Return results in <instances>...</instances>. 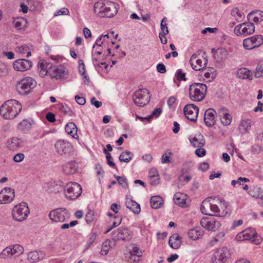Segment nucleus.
Returning a JSON list of instances; mask_svg holds the SVG:
<instances>
[{
    "mask_svg": "<svg viewBox=\"0 0 263 263\" xmlns=\"http://www.w3.org/2000/svg\"><path fill=\"white\" fill-rule=\"evenodd\" d=\"M22 104L17 100H7L0 107V114L6 119H13L21 112Z\"/></svg>",
    "mask_w": 263,
    "mask_h": 263,
    "instance_id": "1",
    "label": "nucleus"
},
{
    "mask_svg": "<svg viewBox=\"0 0 263 263\" xmlns=\"http://www.w3.org/2000/svg\"><path fill=\"white\" fill-rule=\"evenodd\" d=\"M213 202H211V216L225 217L230 215L231 209L229 204L220 198L212 197Z\"/></svg>",
    "mask_w": 263,
    "mask_h": 263,
    "instance_id": "2",
    "label": "nucleus"
},
{
    "mask_svg": "<svg viewBox=\"0 0 263 263\" xmlns=\"http://www.w3.org/2000/svg\"><path fill=\"white\" fill-rule=\"evenodd\" d=\"M94 11L100 17H112L117 13L118 10L116 3L108 1L104 3H95Z\"/></svg>",
    "mask_w": 263,
    "mask_h": 263,
    "instance_id": "3",
    "label": "nucleus"
},
{
    "mask_svg": "<svg viewBox=\"0 0 263 263\" xmlns=\"http://www.w3.org/2000/svg\"><path fill=\"white\" fill-rule=\"evenodd\" d=\"M36 85V82L31 77H27L22 80L16 84V89L21 95L29 94Z\"/></svg>",
    "mask_w": 263,
    "mask_h": 263,
    "instance_id": "4",
    "label": "nucleus"
},
{
    "mask_svg": "<svg viewBox=\"0 0 263 263\" xmlns=\"http://www.w3.org/2000/svg\"><path fill=\"white\" fill-rule=\"evenodd\" d=\"M29 209L27 203L22 202L14 206L12 211L13 218L17 221H22L25 220L29 214Z\"/></svg>",
    "mask_w": 263,
    "mask_h": 263,
    "instance_id": "5",
    "label": "nucleus"
},
{
    "mask_svg": "<svg viewBox=\"0 0 263 263\" xmlns=\"http://www.w3.org/2000/svg\"><path fill=\"white\" fill-rule=\"evenodd\" d=\"M65 196L70 200H74L79 197L82 194L81 186L77 182L69 183L65 186Z\"/></svg>",
    "mask_w": 263,
    "mask_h": 263,
    "instance_id": "6",
    "label": "nucleus"
},
{
    "mask_svg": "<svg viewBox=\"0 0 263 263\" xmlns=\"http://www.w3.org/2000/svg\"><path fill=\"white\" fill-rule=\"evenodd\" d=\"M207 87L203 83H194L190 85L189 94L191 99H204Z\"/></svg>",
    "mask_w": 263,
    "mask_h": 263,
    "instance_id": "7",
    "label": "nucleus"
},
{
    "mask_svg": "<svg viewBox=\"0 0 263 263\" xmlns=\"http://www.w3.org/2000/svg\"><path fill=\"white\" fill-rule=\"evenodd\" d=\"M49 217L54 222H63L70 217L68 211L64 208H59L51 210L49 213Z\"/></svg>",
    "mask_w": 263,
    "mask_h": 263,
    "instance_id": "8",
    "label": "nucleus"
},
{
    "mask_svg": "<svg viewBox=\"0 0 263 263\" xmlns=\"http://www.w3.org/2000/svg\"><path fill=\"white\" fill-rule=\"evenodd\" d=\"M255 26L252 23H243L237 25L234 29V33L237 36H247L254 33Z\"/></svg>",
    "mask_w": 263,
    "mask_h": 263,
    "instance_id": "9",
    "label": "nucleus"
},
{
    "mask_svg": "<svg viewBox=\"0 0 263 263\" xmlns=\"http://www.w3.org/2000/svg\"><path fill=\"white\" fill-rule=\"evenodd\" d=\"M263 43V36L261 35H253L245 39L243 41V46L246 49L251 50L258 47Z\"/></svg>",
    "mask_w": 263,
    "mask_h": 263,
    "instance_id": "10",
    "label": "nucleus"
},
{
    "mask_svg": "<svg viewBox=\"0 0 263 263\" xmlns=\"http://www.w3.org/2000/svg\"><path fill=\"white\" fill-rule=\"evenodd\" d=\"M112 236L114 241H128L132 238V233L127 228H119L112 232Z\"/></svg>",
    "mask_w": 263,
    "mask_h": 263,
    "instance_id": "11",
    "label": "nucleus"
},
{
    "mask_svg": "<svg viewBox=\"0 0 263 263\" xmlns=\"http://www.w3.org/2000/svg\"><path fill=\"white\" fill-rule=\"evenodd\" d=\"M230 255L227 248L223 247L217 249L213 255L212 263H224Z\"/></svg>",
    "mask_w": 263,
    "mask_h": 263,
    "instance_id": "12",
    "label": "nucleus"
},
{
    "mask_svg": "<svg viewBox=\"0 0 263 263\" xmlns=\"http://www.w3.org/2000/svg\"><path fill=\"white\" fill-rule=\"evenodd\" d=\"M199 112V108L197 106L189 104L186 105L183 108V112L186 118L192 122L197 120Z\"/></svg>",
    "mask_w": 263,
    "mask_h": 263,
    "instance_id": "13",
    "label": "nucleus"
},
{
    "mask_svg": "<svg viewBox=\"0 0 263 263\" xmlns=\"http://www.w3.org/2000/svg\"><path fill=\"white\" fill-rule=\"evenodd\" d=\"M57 153L60 155H68L72 151V146L63 140H58L55 144Z\"/></svg>",
    "mask_w": 263,
    "mask_h": 263,
    "instance_id": "14",
    "label": "nucleus"
},
{
    "mask_svg": "<svg viewBox=\"0 0 263 263\" xmlns=\"http://www.w3.org/2000/svg\"><path fill=\"white\" fill-rule=\"evenodd\" d=\"M15 197L14 190L10 187L4 188L0 192V204L10 203Z\"/></svg>",
    "mask_w": 263,
    "mask_h": 263,
    "instance_id": "15",
    "label": "nucleus"
},
{
    "mask_svg": "<svg viewBox=\"0 0 263 263\" xmlns=\"http://www.w3.org/2000/svg\"><path fill=\"white\" fill-rule=\"evenodd\" d=\"M201 226L208 230L216 231L221 226L220 222L214 218L206 217L200 221Z\"/></svg>",
    "mask_w": 263,
    "mask_h": 263,
    "instance_id": "16",
    "label": "nucleus"
},
{
    "mask_svg": "<svg viewBox=\"0 0 263 263\" xmlns=\"http://www.w3.org/2000/svg\"><path fill=\"white\" fill-rule=\"evenodd\" d=\"M190 63L192 68L196 70H201L204 68L207 64L208 60L203 58V60L198 58V55L194 54L190 60Z\"/></svg>",
    "mask_w": 263,
    "mask_h": 263,
    "instance_id": "17",
    "label": "nucleus"
},
{
    "mask_svg": "<svg viewBox=\"0 0 263 263\" xmlns=\"http://www.w3.org/2000/svg\"><path fill=\"white\" fill-rule=\"evenodd\" d=\"M257 237V233L252 228L246 229L239 234L236 237V239L238 241H243L246 240H251L253 242H256L255 237Z\"/></svg>",
    "mask_w": 263,
    "mask_h": 263,
    "instance_id": "18",
    "label": "nucleus"
},
{
    "mask_svg": "<svg viewBox=\"0 0 263 263\" xmlns=\"http://www.w3.org/2000/svg\"><path fill=\"white\" fill-rule=\"evenodd\" d=\"M32 66V62L25 59L17 60L14 61L13 64L14 69L19 71H27L29 70Z\"/></svg>",
    "mask_w": 263,
    "mask_h": 263,
    "instance_id": "19",
    "label": "nucleus"
},
{
    "mask_svg": "<svg viewBox=\"0 0 263 263\" xmlns=\"http://www.w3.org/2000/svg\"><path fill=\"white\" fill-rule=\"evenodd\" d=\"M49 74L52 78L57 79L64 78L66 77L65 68L62 65L58 66H52L51 64L49 68Z\"/></svg>",
    "mask_w": 263,
    "mask_h": 263,
    "instance_id": "20",
    "label": "nucleus"
},
{
    "mask_svg": "<svg viewBox=\"0 0 263 263\" xmlns=\"http://www.w3.org/2000/svg\"><path fill=\"white\" fill-rule=\"evenodd\" d=\"M215 111L212 108L208 109L204 112V121L208 127H212L215 124L214 114Z\"/></svg>",
    "mask_w": 263,
    "mask_h": 263,
    "instance_id": "21",
    "label": "nucleus"
},
{
    "mask_svg": "<svg viewBox=\"0 0 263 263\" xmlns=\"http://www.w3.org/2000/svg\"><path fill=\"white\" fill-rule=\"evenodd\" d=\"M23 141L21 139L13 137L7 141V147L11 151H17L23 146Z\"/></svg>",
    "mask_w": 263,
    "mask_h": 263,
    "instance_id": "22",
    "label": "nucleus"
},
{
    "mask_svg": "<svg viewBox=\"0 0 263 263\" xmlns=\"http://www.w3.org/2000/svg\"><path fill=\"white\" fill-rule=\"evenodd\" d=\"M218 114L221 122L223 125L227 126L231 124L232 122V116L228 112V110L226 108H219Z\"/></svg>",
    "mask_w": 263,
    "mask_h": 263,
    "instance_id": "23",
    "label": "nucleus"
},
{
    "mask_svg": "<svg viewBox=\"0 0 263 263\" xmlns=\"http://www.w3.org/2000/svg\"><path fill=\"white\" fill-rule=\"evenodd\" d=\"M204 231L199 227H196L190 229L187 235L189 238L192 240H197L200 239L204 235Z\"/></svg>",
    "mask_w": 263,
    "mask_h": 263,
    "instance_id": "24",
    "label": "nucleus"
},
{
    "mask_svg": "<svg viewBox=\"0 0 263 263\" xmlns=\"http://www.w3.org/2000/svg\"><path fill=\"white\" fill-rule=\"evenodd\" d=\"M236 76L237 78L251 81L253 79V75L251 71L246 68H240L237 69Z\"/></svg>",
    "mask_w": 263,
    "mask_h": 263,
    "instance_id": "25",
    "label": "nucleus"
},
{
    "mask_svg": "<svg viewBox=\"0 0 263 263\" xmlns=\"http://www.w3.org/2000/svg\"><path fill=\"white\" fill-rule=\"evenodd\" d=\"M211 202H213L212 197H209L202 201L200 210L203 214L211 215Z\"/></svg>",
    "mask_w": 263,
    "mask_h": 263,
    "instance_id": "26",
    "label": "nucleus"
},
{
    "mask_svg": "<svg viewBox=\"0 0 263 263\" xmlns=\"http://www.w3.org/2000/svg\"><path fill=\"white\" fill-rule=\"evenodd\" d=\"M45 255V253L41 251H34L29 252L28 254L27 258L31 263H34L43 259Z\"/></svg>",
    "mask_w": 263,
    "mask_h": 263,
    "instance_id": "27",
    "label": "nucleus"
},
{
    "mask_svg": "<svg viewBox=\"0 0 263 263\" xmlns=\"http://www.w3.org/2000/svg\"><path fill=\"white\" fill-rule=\"evenodd\" d=\"M181 238L178 234H173L169 239L168 244L170 246L174 249H178L181 245Z\"/></svg>",
    "mask_w": 263,
    "mask_h": 263,
    "instance_id": "28",
    "label": "nucleus"
},
{
    "mask_svg": "<svg viewBox=\"0 0 263 263\" xmlns=\"http://www.w3.org/2000/svg\"><path fill=\"white\" fill-rule=\"evenodd\" d=\"M65 132L69 135L75 139H78L79 136L77 134L78 128L76 124L72 122L68 123L65 126Z\"/></svg>",
    "mask_w": 263,
    "mask_h": 263,
    "instance_id": "29",
    "label": "nucleus"
},
{
    "mask_svg": "<svg viewBox=\"0 0 263 263\" xmlns=\"http://www.w3.org/2000/svg\"><path fill=\"white\" fill-rule=\"evenodd\" d=\"M51 64L47 63L45 61L42 60L39 62L38 68L40 70V75L41 77L49 74V68H50Z\"/></svg>",
    "mask_w": 263,
    "mask_h": 263,
    "instance_id": "30",
    "label": "nucleus"
},
{
    "mask_svg": "<svg viewBox=\"0 0 263 263\" xmlns=\"http://www.w3.org/2000/svg\"><path fill=\"white\" fill-rule=\"evenodd\" d=\"M127 208L136 214L140 212V205L132 199L127 200L125 203Z\"/></svg>",
    "mask_w": 263,
    "mask_h": 263,
    "instance_id": "31",
    "label": "nucleus"
},
{
    "mask_svg": "<svg viewBox=\"0 0 263 263\" xmlns=\"http://www.w3.org/2000/svg\"><path fill=\"white\" fill-rule=\"evenodd\" d=\"M251 120L249 119L242 120L238 126L240 133L242 134L248 133L251 128Z\"/></svg>",
    "mask_w": 263,
    "mask_h": 263,
    "instance_id": "32",
    "label": "nucleus"
},
{
    "mask_svg": "<svg viewBox=\"0 0 263 263\" xmlns=\"http://www.w3.org/2000/svg\"><path fill=\"white\" fill-rule=\"evenodd\" d=\"M33 120L24 119L17 124V129L22 132H27L31 128Z\"/></svg>",
    "mask_w": 263,
    "mask_h": 263,
    "instance_id": "33",
    "label": "nucleus"
},
{
    "mask_svg": "<svg viewBox=\"0 0 263 263\" xmlns=\"http://www.w3.org/2000/svg\"><path fill=\"white\" fill-rule=\"evenodd\" d=\"M190 142L194 147H202L205 144V141L203 135L200 134L191 139Z\"/></svg>",
    "mask_w": 263,
    "mask_h": 263,
    "instance_id": "34",
    "label": "nucleus"
},
{
    "mask_svg": "<svg viewBox=\"0 0 263 263\" xmlns=\"http://www.w3.org/2000/svg\"><path fill=\"white\" fill-rule=\"evenodd\" d=\"M248 19L258 23L263 20V12L256 11L250 12L248 15Z\"/></svg>",
    "mask_w": 263,
    "mask_h": 263,
    "instance_id": "35",
    "label": "nucleus"
},
{
    "mask_svg": "<svg viewBox=\"0 0 263 263\" xmlns=\"http://www.w3.org/2000/svg\"><path fill=\"white\" fill-rule=\"evenodd\" d=\"M186 195L181 193H176L174 195V201L176 204L183 207L186 202Z\"/></svg>",
    "mask_w": 263,
    "mask_h": 263,
    "instance_id": "36",
    "label": "nucleus"
},
{
    "mask_svg": "<svg viewBox=\"0 0 263 263\" xmlns=\"http://www.w3.org/2000/svg\"><path fill=\"white\" fill-rule=\"evenodd\" d=\"M150 99L151 96L148 90L146 89H139L135 91L133 95V99Z\"/></svg>",
    "mask_w": 263,
    "mask_h": 263,
    "instance_id": "37",
    "label": "nucleus"
},
{
    "mask_svg": "<svg viewBox=\"0 0 263 263\" xmlns=\"http://www.w3.org/2000/svg\"><path fill=\"white\" fill-rule=\"evenodd\" d=\"M150 202L152 208L156 209L163 204V200L160 196H155L151 197Z\"/></svg>",
    "mask_w": 263,
    "mask_h": 263,
    "instance_id": "38",
    "label": "nucleus"
},
{
    "mask_svg": "<svg viewBox=\"0 0 263 263\" xmlns=\"http://www.w3.org/2000/svg\"><path fill=\"white\" fill-rule=\"evenodd\" d=\"M77 167L76 163L74 161H71L66 164L64 171L67 174H74L77 172Z\"/></svg>",
    "mask_w": 263,
    "mask_h": 263,
    "instance_id": "39",
    "label": "nucleus"
},
{
    "mask_svg": "<svg viewBox=\"0 0 263 263\" xmlns=\"http://www.w3.org/2000/svg\"><path fill=\"white\" fill-rule=\"evenodd\" d=\"M133 156L134 154L132 153L126 151L120 154L119 160L121 162L128 163L132 159Z\"/></svg>",
    "mask_w": 263,
    "mask_h": 263,
    "instance_id": "40",
    "label": "nucleus"
},
{
    "mask_svg": "<svg viewBox=\"0 0 263 263\" xmlns=\"http://www.w3.org/2000/svg\"><path fill=\"white\" fill-rule=\"evenodd\" d=\"M13 256L16 257L21 255L24 252V248L20 245L16 244L10 246Z\"/></svg>",
    "mask_w": 263,
    "mask_h": 263,
    "instance_id": "41",
    "label": "nucleus"
},
{
    "mask_svg": "<svg viewBox=\"0 0 263 263\" xmlns=\"http://www.w3.org/2000/svg\"><path fill=\"white\" fill-rule=\"evenodd\" d=\"M79 71L80 73L83 77V78L89 82V77L86 73V70L85 69V64L82 60H79Z\"/></svg>",
    "mask_w": 263,
    "mask_h": 263,
    "instance_id": "42",
    "label": "nucleus"
},
{
    "mask_svg": "<svg viewBox=\"0 0 263 263\" xmlns=\"http://www.w3.org/2000/svg\"><path fill=\"white\" fill-rule=\"evenodd\" d=\"M16 51L22 54L27 53V57H29L31 55L30 49L26 45H23L21 46L17 47L16 48Z\"/></svg>",
    "mask_w": 263,
    "mask_h": 263,
    "instance_id": "43",
    "label": "nucleus"
},
{
    "mask_svg": "<svg viewBox=\"0 0 263 263\" xmlns=\"http://www.w3.org/2000/svg\"><path fill=\"white\" fill-rule=\"evenodd\" d=\"M97 219L93 210H89L85 215V220L87 224H90Z\"/></svg>",
    "mask_w": 263,
    "mask_h": 263,
    "instance_id": "44",
    "label": "nucleus"
},
{
    "mask_svg": "<svg viewBox=\"0 0 263 263\" xmlns=\"http://www.w3.org/2000/svg\"><path fill=\"white\" fill-rule=\"evenodd\" d=\"M231 14L235 17L236 21L238 22H239L241 21V18L243 17V13L240 11L237 8H234L232 9Z\"/></svg>",
    "mask_w": 263,
    "mask_h": 263,
    "instance_id": "45",
    "label": "nucleus"
},
{
    "mask_svg": "<svg viewBox=\"0 0 263 263\" xmlns=\"http://www.w3.org/2000/svg\"><path fill=\"white\" fill-rule=\"evenodd\" d=\"M167 18H163L161 22L160 27L161 32L159 33V35H167L168 33V30L166 24Z\"/></svg>",
    "mask_w": 263,
    "mask_h": 263,
    "instance_id": "46",
    "label": "nucleus"
},
{
    "mask_svg": "<svg viewBox=\"0 0 263 263\" xmlns=\"http://www.w3.org/2000/svg\"><path fill=\"white\" fill-rule=\"evenodd\" d=\"M13 256L12 253V249L10 246L6 247L4 249L2 252L0 253V258H6V257H10Z\"/></svg>",
    "mask_w": 263,
    "mask_h": 263,
    "instance_id": "47",
    "label": "nucleus"
},
{
    "mask_svg": "<svg viewBox=\"0 0 263 263\" xmlns=\"http://www.w3.org/2000/svg\"><path fill=\"white\" fill-rule=\"evenodd\" d=\"M228 53L224 48H219L217 51V56L220 61H222L227 58Z\"/></svg>",
    "mask_w": 263,
    "mask_h": 263,
    "instance_id": "48",
    "label": "nucleus"
},
{
    "mask_svg": "<svg viewBox=\"0 0 263 263\" xmlns=\"http://www.w3.org/2000/svg\"><path fill=\"white\" fill-rule=\"evenodd\" d=\"M115 177L117 179L118 183L121 185L122 187L125 189L128 188V184L126 178L116 175H115Z\"/></svg>",
    "mask_w": 263,
    "mask_h": 263,
    "instance_id": "49",
    "label": "nucleus"
},
{
    "mask_svg": "<svg viewBox=\"0 0 263 263\" xmlns=\"http://www.w3.org/2000/svg\"><path fill=\"white\" fill-rule=\"evenodd\" d=\"M104 153L106 154V158L107 161V164L111 167H112L114 168H116V166L115 163L111 160L112 157L111 156V154L108 153L106 149H104L103 150Z\"/></svg>",
    "mask_w": 263,
    "mask_h": 263,
    "instance_id": "50",
    "label": "nucleus"
},
{
    "mask_svg": "<svg viewBox=\"0 0 263 263\" xmlns=\"http://www.w3.org/2000/svg\"><path fill=\"white\" fill-rule=\"evenodd\" d=\"M105 38L103 37V34H102L97 39L95 44L93 45L92 47L93 50L95 49L96 46L101 47L105 43Z\"/></svg>",
    "mask_w": 263,
    "mask_h": 263,
    "instance_id": "51",
    "label": "nucleus"
},
{
    "mask_svg": "<svg viewBox=\"0 0 263 263\" xmlns=\"http://www.w3.org/2000/svg\"><path fill=\"white\" fill-rule=\"evenodd\" d=\"M8 73V68L6 65L0 63V77H4Z\"/></svg>",
    "mask_w": 263,
    "mask_h": 263,
    "instance_id": "52",
    "label": "nucleus"
},
{
    "mask_svg": "<svg viewBox=\"0 0 263 263\" xmlns=\"http://www.w3.org/2000/svg\"><path fill=\"white\" fill-rule=\"evenodd\" d=\"M149 177L151 179L159 177V175L157 170L155 168H152L149 171Z\"/></svg>",
    "mask_w": 263,
    "mask_h": 263,
    "instance_id": "53",
    "label": "nucleus"
},
{
    "mask_svg": "<svg viewBox=\"0 0 263 263\" xmlns=\"http://www.w3.org/2000/svg\"><path fill=\"white\" fill-rule=\"evenodd\" d=\"M245 181V182H248L249 181V180L248 178H242V177H239L238 178L237 180H233L231 182V184L234 186L237 183L241 185V182Z\"/></svg>",
    "mask_w": 263,
    "mask_h": 263,
    "instance_id": "54",
    "label": "nucleus"
},
{
    "mask_svg": "<svg viewBox=\"0 0 263 263\" xmlns=\"http://www.w3.org/2000/svg\"><path fill=\"white\" fill-rule=\"evenodd\" d=\"M25 158V155L23 153H18L14 156L13 160L16 162H21Z\"/></svg>",
    "mask_w": 263,
    "mask_h": 263,
    "instance_id": "55",
    "label": "nucleus"
},
{
    "mask_svg": "<svg viewBox=\"0 0 263 263\" xmlns=\"http://www.w3.org/2000/svg\"><path fill=\"white\" fill-rule=\"evenodd\" d=\"M195 151L196 155L199 157H202L205 155L206 151L202 147H197Z\"/></svg>",
    "mask_w": 263,
    "mask_h": 263,
    "instance_id": "56",
    "label": "nucleus"
},
{
    "mask_svg": "<svg viewBox=\"0 0 263 263\" xmlns=\"http://www.w3.org/2000/svg\"><path fill=\"white\" fill-rule=\"evenodd\" d=\"M69 11L68 9L66 8H63L57 11L54 14L55 16L61 15H68Z\"/></svg>",
    "mask_w": 263,
    "mask_h": 263,
    "instance_id": "57",
    "label": "nucleus"
},
{
    "mask_svg": "<svg viewBox=\"0 0 263 263\" xmlns=\"http://www.w3.org/2000/svg\"><path fill=\"white\" fill-rule=\"evenodd\" d=\"M162 109L160 107L155 109L149 117L158 118L162 113Z\"/></svg>",
    "mask_w": 263,
    "mask_h": 263,
    "instance_id": "58",
    "label": "nucleus"
},
{
    "mask_svg": "<svg viewBox=\"0 0 263 263\" xmlns=\"http://www.w3.org/2000/svg\"><path fill=\"white\" fill-rule=\"evenodd\" d=\"M46 118L49 122L51 123H53L55 121V115L51 112H48L46 114Z\"/></svg>",
    "mask_w": 263,
    "mask_h": 263,
    "instance_id": "59",
    "label": "nucleus"
},
{
    "mask_svg": "<svg viewBox=\"0 0 263 263\" xmlns=\"http://www.w3.org/2000/svg\"><path fill=\"white\" fill-rule=\"evenodd\" d=\"M134 102L135 105L140 106V107H143L145 106L147 104H148L149 102V100H145V102H143L141 101V100H133Z\"/></svg>",
    "mask_w": 263,
    "mask_h": 263,
    "instance_id": "60",
    "label": "nucleus"
},
{
    "mask_svg": "<svg viewBox=\"0 0 263 263\" xmlns=\"http://www.w3.org/2000/svg\"><path fill=\"white\" fill-rule=\"evenodd\" d=\"M177 79L179 80L180 81H185V73L183 72L181 70L179 69L177 70V72L176 73Z\"/></svg>",
    "mask_w": 263,
    "mask_h": 263,
    "instance_id": "61",
    "label": "nucleus"
},
{
    "mask_svg": "<svg viewBox=\"0 0 263 263\" xmlns=\"http://www.w3.org/2000/svg\"><path fill=\"white\" fill-rule=\"evenodd\" d=\"M157 70L161 73H164L166 72L165 66L162 63H159L157 65Z\"/></svg>",
    "mask_w": 263,
    "mask_h": 263,
    "instance_id": "62",
    "label": "nucleus"
},
{
    "mask_svg": "<svg viewBox=\"0 0 263 263\" xmlns=\"http://www.w3.org/2000/svg\"><path fill=\"white\" fill-rule=\"evenodd\" d=\"M199 169L202 172H205L207 171L209 168V163L206 162H203L199 164V166L198 167Z\"/></svg>",
    "mask_w": 263,
    "mask_h": 263,
    "instance_id": "63",
    "label": "nucleus"
},
{
    "mask_svg": "<svg viewBox=\"0 0 263 263\" xmlns=\"http://www.w3.org/2000/svg\"><path fill=\"white\" fill-rule=\"evenodd\" d=\"M214 72V69L213 68L210 67L209 68L207 71L204 72L203 75L205 78L209 79L210 78L211 75L213 72Z\"/></svg>",
    "mask_w": 263,
    "mask_h": 263,
    "instance_id": "64",
    "label": "nucleus"
}]
</instances>
